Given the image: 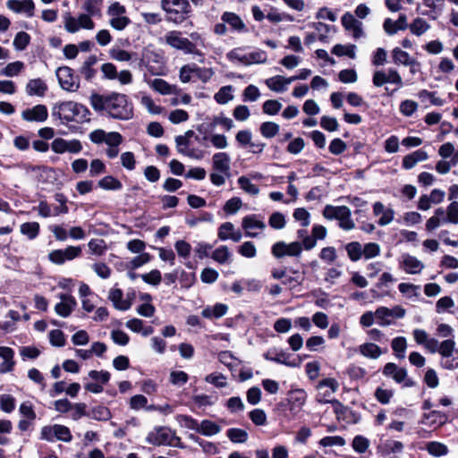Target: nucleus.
<instances>
[{
  "label": "nucleus",
  "instance_id": "nucleus-20",
  "mask_svg": "<svg viewBox=\"0 0 458 458\" xmlns=\"http://www.w3.org/2000/svg\"><path fill=\"white\" fill-rule=\"evenodd\" d=\"M48 89L47 83L40 78L31 79L26 85V93L30 97H44Z\"/></svg>",
  "mask_w": 458,
  "mask_h": 458
},
{
  "label": "nucleus",
  "instance_id": "nucleus-22",
  "mask_svg": "<svg viewBox=\"0 0 458 458\" xmlns=\"http://www.w3.org/2000/svg\"><path fill=\"white\" fill-rule=\"evenodd\" d=\"M149 85L155 91L162 95H177L180 91L176 85L169 84L163 79H154Z\"/></svg>",
  "mask_w": 458,
  "mask_h": 458
},
{
  "label": "nucleus",
  "instance_id": "nucleus-7",
  "mask_svg": "<svg viewBox=\"0 0 458 458\" xmlns=\"http://www.w3.org/2000/svg\"><path fill=\"white\" fill-rule=\"evenodd\" d=\"M61 88L66 91L75 92L80 88V79L68 66L59 67L55 72Z\"/></svg>",
  "mask_w": 458,
  "mask_h": 458
},
{
  "label": "nucleus",
  "instance_id": "nucleus-55",
  "mask_svg": "<svg viewBox=\"0 0 458 458\" xmlns=\"http://www.w3.org/2000/svg\"><path fill=\"white\" fill-rule=\"evenodd\" d=\"M337 220L339 221V226L345 231L352 230L355 227V224L352 219L351 210L348 207H346L340 218Z\"/></svg>",
  "mask_w": 458,
  "mask_h": 458
},
{
  "label": "nucleus",
  "instance_id": "nucleus-52",
  "mask_svg": "<svg viewBox=\"0 0 458 458\" xmlns=\"http://www.w3.org/2000/svg\"><path fill=\"white\" fill-rule=\"evenodd\" d=\"M369 446V440L361 435H357L352 439V447L358 454H364Z\"/></svg>",
  "mask_w": 458,
  "mask_h": 458
},
{
  "label": "nucleus",
  "instance_id": "nucleus-13",
  "mask_svg": "<svg viewBox=\"0 0 458 458\" xmlns=\"http://www.w3.org/2000/svg\"><path fill=\"white\" fill-rule=\"evenodd\" d=\"M230 163L231 159L227 153L218 152L213 155L212 167L215 171L221 173L226 177H230Z\"/></svg>",
  "mask_w": 458,
  "mask_h": 458
},
{
  "label": "nucleus",
  "instance_id": "nucleus-37",
  "mask_svg": "<svg viewBox=\"0 0 458 458\" xmlns=\"http://www.w3.org/2000/svg\"><path fill=\"white\" fill-rule=\"evenodd\" d=\"M233 87L232 85L224 86L215 94L214 98L216 103L225 105L233 98Z\"/></svg>",
  "mask_w": 458,
  "mask_h": 458
},
{
  "label": "nucleus",
  "instance_id": "nucleus-62",
  "mask_svg": "<svg viewBox=\"0 0 458 458\" xmlns=\"http://www.w3.org/2000/svg\"><path fill=\"white\" fill-rule=\"evenodd\" d=\"M380 254V246L376 242L366 243L362 247V257L366 259H370L377 257Z\"/></svg>",
  "mask_w": 458,
  "mask_h": 458
},
{
  "label": "nucleus",
  "instance_id": "nucleus-60",
  "mask_svg": "<svg viewBox=\"0 0 458 458\" xmlns=\"http://www.w3.org/2000/svg\"><path fill=\"white\" fill-rule=\"evenodd\" d=\"M205 381L218 388L225 387L227 385L226 377L222 373L208 374L206 376Z\"/></svg>",
  "mask_w": 458,
  "mask_h": 458
},
{
  "label": "nucleus",
  "instance_id": "nucleus-54",
  "mask_svg": "<svg viewBox=\"0 0 458 458\" xmlns=\"http://www.w3.org/2000/svg\"><path fill=\"white\" fill-rule=\"evenodd\" d=\"M16 401L15 398L8 394L0 395V408L6 413H11L15 409Z\"/></svg>",
  "mask_w": 458,
  "mask_h": 458
},
{
  "label": "nucleus",
  "instance_id": "nucleus-25",
  "mask_svg": "<svg viewBox=\"0 0 458 458\" xmlns=\"http://www.w3.org/2000/svg\"><path fill=\"white\" fill-rule=\"evenodd\" d=\"M174 140H175L176 149H177L178 153H180L183 156L189 157L191 158L199 159L202 157L201 155L196 154V150L194 148H191V149L189 148L191 141L186 140L185 137H182V136L178 135L175 137Z\"/></svg>",
  "mask_w": 458,
  "mask_h": 458
},
{
  "label": "nucleus",
  "instance_id": "nucleus-48",
  "mask_svg": "<svg viewBox=\"0 0 458 458\" xmlns=\"http://www.w3.org/2000/svg\"><path fill=\"white\" fill-rule=\"evenodd\" d=\"M410 30L412 34L416 36H421L424 34L429 28V24L421 18H416L410 25Z\"/></svg>",
  "mask_w": 458,
  "mask_h": 458
},
{
  "label": "nucleus",
  "instance_id": "nucleus-31",
  "mask_svg": "<svg viewBox=\"0 0 458 458\" xmlns=\"http://www.w3.org/2000/svg\"><path fill=\"white\" fill-rule=\"evenodd\" d=\"M359 352L366 358L377 359L382 354L381 348L373 343H365L359 346Z\"/></svg>",
  "mask_w": 458,
  "mask_h": 458
},
{
  "label": "nucleus",
  "instance_id": "nucleus-50",
  "mask_svg": "<svg viewBox=\"0 0 458 458\" xmlns=\"http://www.w3.org/2000/svg\"><path fill=\"white\" fill-rule=\"evenodd\" d=\"M268 225L270 227L276 230H281L284 228L286 225L285 216L278 211L272 213L268 218Z\"/></svg>",
  "mask_w": 458,
  "mask_h": 458
},
{
  "label": "nucleus",
  "instance_id": "nucleus-2",
  "mask_svg": "<svg viewBox=\"0 0 458 458\" xmlns=\"http://www.w3.org/2000/svg\"><path fill=\"white\" fill-rule=\"evenodd\" d=\"M89 108L74 101H63L55 103L51 111L54 120H59L61 124L68 125L70 123H84L90 121Z\"/></svg>",
  "mask_w": 458,
  "mask_h": 458
},
{
  "label": "nucleus",
  "instance_id": "nucleus-26",
  "mask_svg": "<svg viewBox=\"0 0 458 458\" xmlns=\"http://www.w3.org/2000/svg\"><path fill=\"white\" fill-rule=\"evenodd\" d=\"M455 352V342L453 338L445 339L436 344V350L431 353L438 352L442 358H451Z\"/></svg>",
  "mask_w": 458,
  "mask_h": 458
},
{
  "label": "nucleus",
  "instance_id": "nucleus-57",
  "mask_svg": "<svg viewBox=\"0 0 458 458\" xmlns=\"http://www.w3.org/2000/svg\"><path fill=\"white\" fill-rule=\"evenodd\" d=\"M427 451L433 456H442L448 453V448L445 445L439 442H429L427 445Z\"/></svg>",
  "mask_w": 458,
  "mask_h": 458
},
{
  "label": "nucleus",
  "instance_id": "nucleus-59",
  "mask_svg": "<svg viewBox=\"0 0 458 458\" xmlns=\"http://www.w3.org/2000/svg\"><path fill=\"white\" fill-rule=\"evenodd\" d=\"M174 249L179 257L187 259L191 256V246L184 240H178L174 243Z\"/></svg>",
  "mask_w": 458,
  "mask_h": 458
},
{
  "label": "nucleus",
  "instance_id": "nucleus-8",
  "mask_svg": "<svg viewBox=\"0 0 458 458\" xmlns=\"http://www.w3.org/2000/svg\"><path fill=\"white\" fill-rule=\"evenodd\" d=\"M172 438H174V430L165 426H157L148 432L146 437V442L157 446L168 445L172 444Z\"/></svg>",
  "mask_w": 458,
  "mask_h": 458
},
{
  "label": "nucleus",
  "instance_id": "nucleus-53",
  "mask_svg": "<svg viewBox=\"0 0 458 458\" xmlns=\"http://www.w3.org/2000/svg\"><path fill=\"white\" fill-rule=\"evenodd\" d=\"M193 75L194 78L199 79L202 82H208L214 75L212 69L206 67H199L196 64H193Z\"/></svg>",
  "mask_w": 458,
  "mask_h": 458
},
{
  "label": "nucleus",
  "instance_id": "nucleus-33",
  "mask_svg": "<svg viewBox=\"0 0 458 458\" xmlns=\"http://www.w3.org/2000/svg\"><path fill=\"white\" fill-rule=\"evenodd\" d=\"M98 186L105 191H120L123 189V183L113 175H106L100 179Z\"/></svg>",
  "mask_w": 458,
  "mask_h": 458
},
{
  "label": "nucleus",
  "instance_id": "nucleus-44",
  "mask_svg": "<svg viewBox=\"0 0 458 458\" xmlns=\"http://www.w3.org/2000/svg\"><path fill=\"white\" fill-rule=\"evenodd\" d=\"M386 72L387 83L394 84L396 86V89L387 93L388 96H393L397 89L403 87V81L396 69L389 68Z\"/></svg>",
  "mask_w": 458,
  "mask_h": 458
},
{
  "label": "nucleus",
  "instance_id": "nucleus-19",
  "mask_svg": "<svg viewBox=\"0 0 458 458\" xmlns=\"http://www.w3.org/2000/svg\"><path fill=\"white\" fill-rule=\"evenodd\" d=\"M382 372L386 377H392L398 384L403 383L407 377L406 369L400 368L393 362L386 363L384 366Z\"/></svg>",
  "mask_w": 458,
  "mask_h": 458
},
{
  "label": "nucleus",
  "instance_id": "nucleus-56",
  "mask_svg": "<svg viewBox=\"0 0 458 458\" xmlns=\"http://www.w3.org/2000/svg\"><path fill=\"white\" fill-rule=\"evenodd\" d=\"M30 42V36L24 31H20L15 35L13 47L18 51L24 50Z\"/></svg>",
  "mask_w": 458,
  "mask_h": 458
},
{
  "label": "nucleus",
  "instance_id": "nucleus-29",
  "mask_svg": "<svg viewBox=\"0 0 458 458\" xmlns=\"http://www.w3.org/2000/svg\"><path fill=\"white\" fill-rule=\"evenodd\" d=\"M228 307L224 303H216L213 307H207L202 310V316L206 318H219L226 314Z\"/></svg>",
  "mask_w": 458,
  "mask_h": 458
},
{
  "label": "nucleus",
  "instance_id": "nucleus-32",
  "mask_svg": "<svg viewBox=\"0 0 458 458\" xmlns=\"http://www.w3.org/2000/svg\"><path fill=\"white\" fill-rule=\"evenodd\" d=\"M220 431L221 427L218 424L209 420H203L199 423L198 433L206 437H211L218 434Z\"/></svg>",
  "mask_w": 458,
  "mask_h": 458
},
{
  "label": "nucleus",
  "instance_id": "nucleus-28",
  "mask_svg": "<svg viewBox=\"0 0 458 458\" xmlns=\"http://www.w3.org/2000/svg\"><path fill=\"white\" fill-rule=\"evenodd\" d=\"M98 58L95 55H90L83 63L82 66L80 68L81 74L88 81H91L95 75L97 71L93 68V66L97 64Z\"/></svg>",
  "mask_w": 458,
  "mask_h": 458
},
{
  "label": "nucleus",
  "instance_id": "nucleus-63",
  "mask_svg": "<svg viewBox=\"0 0 458 458\" xmlns=\"http://www.w3.org/2000/svg\"><path fill=\"white\" fill-rule=\"evenodd\" d=\"M444 223L458 224V201H453L449 204L446 209V218H444Z\"/></svg>",
  "mask_w": 458,
  "mask_h": 458
},
{
  "label": "nucleus",
  "instance_id": "nucleus-45",
  "mask_svg": "<svg viewBox=\"0 0 458 458\" xmlns=\"http://www.w3.org/2000/svg\"><path fill=\"white\" fill-rule=\"evenodd\" d=\"M176 421L182 426L188 429L195 430L198 432L199 423L193 417L186 414H178L176 416Z\"/></svg>",
  "mask_w": 458,
  "mask_h": 458
},
{
  "label": "nucleus",
  "instance_id": "nucleus-38",
  "mask_svg": "<svg viewBox=\"0 0 458 458\" xmlns=\"http://www.w3.org/2000/svg\"><path fill=\"white\" fill-rule=\"evenodd\" d=\"M345 250L348 258L352 261L356 262L362 257V245L359 242H351L345 245Z\"/></svg>",
  "mask_w": 458,
  "mask_h": 458
},
{
  "label": "nucleus",
  "instance_id": "nucleus-40",
  "mask_svg": "<svg viewBox=\"0 0 458 458\" xmlns=\"http://www.w3.org/2000/svg\"><path fill=\"white\" fill-rule=\"evenodd\" d=\"M40 226L38 222H27L21 225V233L29 240L36 239L39 234Z\"/></svg>",
  "mask_w": 458,
  "mask_h": 458
},
{
  "label": "nucleus",
  "instance_id": "nucleus-51",
  "mask_svg": "<svg viewBox=\"0 0 458 458\" xmlns=\"http://www.w3.org/2000/svg\"><path fill=\"white\" fill-rule=\"evenodd\" d=\"M346 208V206H332L327 205L323 209V216L325 218L332 220L340 218L341 215Z\"/></svg>",
  "mask_w": 458,
  "mask_h": 458
},
{
  "label": "nucleus",
  "instance_id": "nucleus-39",
  "mask_svg": "<svg viewBox=\"0 0 458 458\" xmlns=\"http://www.w3.org/2000/svg\"><path fill=\"white\" fill-rule=\"evenodd\" d=\"M391 347L396 358L403 359L405 357L407 348L406 338L403 336H397L394 338L391 343Z\"/></svg>",
  "mask_w": 458,
  "mask_h": 458
},
{
  "label": "nucleus",
  "instance_id": "nucleus-18",
  "mask_svg": "<svg viewBox=\"0 0 458 458\" xmlns=\"http://www.w3.org/2000/svg\"><path fill=\"white\" fill-rule=\"evenodd\" d=\"M412 335L415 342L419 345L424 346V348L427 349L429 352L436 350L437 340L436 338L429 337L425 330L416 328L413 330Z\"/></svg>",
  "mask_w": 458,
  "mask_h": 458
},
{
  "label": "nucleus",
  "instance_id": "nucleus-23",
  "mask_svg": "<svg viewBox=\"0 0 458 458\" xmlns=\"http://www.w3.org/2000/svg\"><path fill=\"white\" fill-rule=\"evenodd\" d=\"M123 293L118 288L111 289L108 295V299L113 302L116 310L125 311L131 308V303L128 300H123Z\"/></svg>",
  "mask_w": 458,
  "mask_h": 458
},
{
  "label": "nucleus",
  "instance_id": "nucleus-1",
  "mask_svg": "<svg viewBox=\"0 0 458 458\" xmlns=\"http://www.w3.org/2000/svg\"><path fill=\"white\" fill-rule=\"evenodd\" d=\"M89 102L95 111L106 112L113 119L128 121L133 117V105L125 94L92 93Z\"/></svg>",
  "mask_w": 458,
  "mask_h": 458
},
{
  "label": "nucleus",
  "instance_id": "nucleus-17",
  "mask_svg": "<svg viewBox=\"0 0 458 458\" xmlns=\"http://www.w3.org/2000/svg\"><path fill=\"white\" fill-rule=\"evenodd\" d=\"M7 7L15 13H25L28 17L34 15L35 4L32 0H9Z\"/></svg>",
  "mask_w": 458,
  "mask_h": 458
},
{
  "label": "nucleus",
  "instance_id": "nucleus-35",
  "mask_svg": "<svg viewBox=\"0 0 458 458\" xmlns=\"http://www.w3.org/2000/svg\"><path fill=\"white\" fill-rule=\"evenodd\" d=\"M87 416L95 420H108L111 418L110 410L104 405H98L92 408Z\"/></svg>",
  "mask_w": 458,
  "mask_h": 458
},
{
  "label": "nucleus",
  "instance_id": "nucleus-6",
  "mask_svg": "<svg viewBox=\"0 0 458 458\" xmlns=\"http://www.w3.org/2000/svg\"><path fill=\"white\" fill-rule=\"evenodd\" d=\"M271 253L278 259L286 256L300 259L302 253V246L298 241L290 243L280 241L272 245Z\"/></svg>",
  "mask_w": 458,
  "mask_h": 458
},
{
  "label": "nucleus",
  "instance_id": "nucleus-43",
  "mask_svg": "<svg viewBox=\"0 0 458 458\" xmlns=\"http://www.w3.org/2000/svg\"><path fill=\"white\" fill-rule=\"evenodd\" d=\"M24 69V64L21 61L9 63L0 71V75L6 77L17 76Z\"/></svg>",
  "mask_w": 458,
  "mask_h": 458
},
{
  "label": "nucleus",
  "instance_id": "nucleus-36",
  "mask_svg": "<svg viewBox=\"0 0 458 458\" xmlns=\"http://www.w3.org/2000/svg\"><path fill=\"white\" fill-rule=\"evenodd\" d=\"M211 258L219 264H225L231 261L232 253L228 247L222 245L212 252Z\"/></svg>",
  "mask_w": 458,
  "mask_h": 458
},
{
  "label": "nucleus",
  "instance_id": "nucleus-10",
  "mask_svg": "<svg viewBox=\"0 0 458 458\" xmlns=\"http://www.w3.org/2000/svg\"><path fill=\"white\" fill-rule=\"evenodd\" d=\"M81 254V247L68 246L64 250H55L48 254L49 260L56 265L72 260Z\"/></svg>",
  "mask_w": 458,
  "mask_h": 458
},
{
  "label": "nucleus",
  "instance_id": "nucleus-64",
  "mask_svg": "<svg viewBox=\"0 0 458 458\" xmlns=\"http://www.w3.org/2000/svg\"><path fill=\"white\" fill-rule=\"evenodd\" d=\"M282 104L275 99H268L263 103L262 110L268 115H275L279 113Z\"/></svg>",
  "mask_w": 458,
  "mask_h": 458
},
{
  "label": "nucleus",
  "instance_id": "nucleus-34",
  "mask_svg": "<svg viewBox=\"0 0 458 458\" xmlns=\"http://www.w3.org/2000/svg\"><path fill=\"white\" fill-rule=\"evenodd\" d=\"M226 437L231 442L243 444L248 440V432L242 428H231L226 430Z\"/></svg>",
  "mask_w": 458,
  "mask_h": 458
},
{
  "label": "nucleus",
  "instance_id": "nucleus-4",
  "mask_svg": "<svg viewBox=\"0 0 458 458\" xmlns=\"http://www.w3.org/2000/svg\"><path fill=\"white\" fill-rule=\"evenodd\" d=\"M246 47H235L226 54V58L231 61H238L244 65H251L255 64H265L267 55L264 50L258 49L249 54H242Z\"/></svg>",
  "mask_w": 458,
  "mask_h": 458
},
{
  "label": "nucleus",
  "instance_id": "nucleus-58",
  "mask_svg": "<svg viewBox=\"0 0 458 458\" xmlns=\"http://www.w3.org/2000/svg\"><path fill=\"white\" fill-rule=\"evenodd\" d=\"M249 418L256 426H265L267 423V414L262 409H254L250 411Z\"/></svg>",
  "mask_w": 458,
  "mask_h": 458
},
{
  "label": "nucleus",
  "instance_id": "nucleus-30",
  "mask_svg": "<svg viewBox=\"0 0 458 458\" xmlns=\"http://www.w3.org/2000/svg\"><path fill=\"white\" fill-rule=\"evenodd\" d=\"M375 317L377 323L381 327H387L394 323L390 309L387 307H378L375 311Z\"/></svg>",
  "mask_w": 458,
  "mask_h": 458
},
{
  "label": "nucleus",
  "instance_id": "nucleus-14",
  "mask_svg": "<svg viewBox=\"0 0 458 458\" xmlns=\"http://www.w3.org/2000/svg\"><path fill=\"white\" fill-rule=\"evenodd\" d=\"M222 21L228 24L230 30L232 31H235L238 33H245L248 31V29L241 19V17L235 13L232 12H225L221 16Z\"/></svg>",
  "mask_w": 458,
  "mask_h": 458
},
{
  "label": "nucleus",
  "instance_id": "nucleus-12",
  "mask_svg": "<svg viewBox=\"0 0 458 458\" xmlns=\"http://www.w3.org/2000/svg\"><path fill=\"white\" fill-rule=\"evenodd\" d=\"M48 117V110L45 105L38 104L21 112V118L26 122L44 123Z\"/></svg>",
  "mask_w": 458,
  "mask_h": 458
},
{
  "label": "nucleus",
  "instance_id": "nucleus-42",
  "mask_svg": "<svg viewBox=\"0 0 458 458\" xmlns=\"http://www.w3.org/2000/svg\"><path fill=\"white\" fill-rule=\"evenodd\" d=\"M355 50H356V47L354 45L344 46V45L337 44L333 47L331 52L333 55H335L337 56L346 55L352 59H354L356 56Z\"/></svg>",
  "mask_w": 458,
  "mask_h": 458
},
{
  "label": "nucleus",
  "instance_id": "nucleus-24",
  "mask_svg": "<svg viewBox=\"0 0 458 458\" xmlns=\"http://www.w3.org/2000/svg\"><path fill=\"white\" fill-rule=\"evenodd\" d=\"M382 455L399 454L403 452L404 445L401 441L387 439L378 447Z\"/></svg>",
  "mask_w": 458,
  "mask_h": 458
},
{
  "label": "nucleus",
  "instance_id": "nucleus-16",
  "mask_svg": "<svg viewBox=\"0 0 458 458\" xmlns=\"http://www.w3.org/2000/svg\"><path fill=\"white\" fill-rule=\"evenodd\" d=\"M0 358L3 359V362L0 364V373L12 372L15 366L14 351L8 346H0Z\"/></svg>",
  "mask_w": 458,
  "mask_h": 458
},
{
  "label": "nucleus",
  "instance_id": "nucleus-46",
  "mask_svg": "<svg viewBox=\"0 0 458 458\" xmlns=\"http://www.w3.org/2000/svg\"><path fill=\"white\" fill-rule=\"evenodd\" d=\"M280 127L274 122H264L261 123L259 131L263 137L271 139L279 132Z\"/></svg>",
  "mask_w": 458,
  "mask_h": 458
},
{
  "label": "nucleus",
  "instance_id": "nucleus-61",
  "mask_svg": "<svg viewBox=\"0 0 458 458\" xmlns=\"http://www.w3.org/2000/svg\"><path fill=\"white\" fill-rule=\"evenodd\" d=\"M242 205L241 198L233 197L225 202L223 209L227 215H234L242 208Z\"/></svg>",
  "mask_w": 458,
  "mask_h": 458
},
{
  "label": "nucleus",
  "instance_id": "nucleus-41",
  "mask_svg": "<svg viewBox=\"0 0 458 458\" xmlns=\"http://www.w3.org/2000/svg\"><path fill=\"white\" fill-rule=\"evenodd\" d=\"M392 58L394 64H395L396 65L403 64L404 66H408L409 63L413 59L412 57H411L409 53L403 51L400 47H394L392 50Z\"/></svg>",
  "mask_w": 458,
  "mask_h": 458
},
{
  "label": "nucleus",
  "instance_id": "nucleus-9",
  "mask_svg": "<svg viewBox=\"0 0 458 458\" xmlns=\"http://www.w3.org/2000/svg\"><path fill=\"white\" fill-rule=\"evenodd\" d=\"M291 356V353L276 348L269 349L263 354L264 359L267 360L283 364L290 368L298 367L301 364V360L299 359L298 360H290Z\"/></svg>",
  "mask_w": 458,
  "mask_h": 458
},
{
  "label": "nucleus",
  "instance_id": "nucleus-27",
  "mask_svg": "<svg viewBox=\"0 0 458 458\" xmlns=\"http://www.w3.org/2000/svg\"><path fill=\"white\" fill-rule=\"evenodd\" d=\"M403 269L407 274H419L423 269L424 265L417 258L409 254L403 256Z\"/></svg>",
  "mask_w": 458,
  "mask_h": 458
},
{
  "label": "nucleus",
  "instance_id": "nucleus-5",
  "mask_svg": "<svg viewBox=\"0 0 458 458\" xmlns=\"http://www.w3.org/2000/svg\"><path fill=\"white\" fill-rule=\"evenodd\" d=\"M165 43L170 47L182 51L184 54H192L203 58V53L199 50L195 44L190 41L187 38L181 37V32L173 30L168 32L165 36Z\"/></svg>",
  "mask_w": 458,
  "mask_h": 458
},
{
  "label": "nucleus",
  "instance_id": "nucleus-15",
  "mask_svg": "<svg viewBox=\"0 0 458 458\" xmlns=\"http://www.w3.org/2000/svg\"><path fill=\"white\" fill-rule=\"evenodd\" d=\"M242 228L246 231L245 235L249 237H256L257 233L253 230H263L266 225L263 221L258 219L256 215H248L242 218Z\"/></svg>",
  "mask_w": 458,
  "mask_h": 458
},
{
  "label": "nucleus",
  "instance_id": "nucleus-47",
  "mask_svg": "<svg viewBox=\"0 0 458 458\" xmlns=\"http://www.w3.org/2000/svg\"><path fill=\"white\" fill-rule=\"evenodd\" d=\"M237 182L240 188L245 192L253 196H257L259 193V187L256 184H253L249 177L245 175L240 176Z\"/></svg>",
  "mask_w": 458,
  "mask_h": 458
},
{
  "label": "nucleus",
  "instance_id": "nucleus-21",
  "mask_svg": "<svg viewBox=\"0 0 458 458\" xmlns=\"http://www.w3.org/2000/svg\"><path fill=\"white\" fill-rule=\"evenodd\" d=\"M292 82L291 77L285 78L281 75H276L265 81L266 85L270 90L281 93L286 91L287 86Z\"/></svg>",
  "mask_w": 458,
  "mask_h": 458
},
{
  "label": "nucleus",
  "instance_id": "nucleus-49",
  "mask_svg": "<svg viewBox=\"0 0 458 458\" xmlns=\"http://www.w3.org/2000/svg\"><path fill=\"white\" fill-rule=\"evenodd\" d=\"M103 0H85L83 10L93 16H100Z\"/></svg>",
  "mask_w": 458,
  "mask_h": 458
},
{
  "label": "nucleus",
  "instance_id": "nucleus-11",
  "mask_svg": "<svg viewBox=\"0 0 458 458\" xmlns=\"http://www.w3.org/2000/svg\"><path fill=\"white\" fill-rule=\"evenodd\" d=\"M60 302L55 306V311L62 318H68L77 306L76 299L68 293H60L58 295Z\"/></svg>",
  "mask_w": 458,
  "mask_h": 458
},
{
  "label": "nucleus",
  "instance_id": "nucleus-3",
  "mask_svg": "<svg viewBox=\"0 0 458 458\" xmlns=\"http://www.w3.org/2000/svg\"><path fill=\"white\" fill-rule=\"evenodd\" d=\"M160 8L165 13V21L176 26L185 22L193 13L189 0H160Z\"/></svg>",
  "mask_w": 458,
  "mask_h": 458
}]
</instances>
